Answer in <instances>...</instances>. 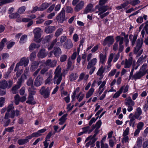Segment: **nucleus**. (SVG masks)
<instances>
[{
  "instance_id": "nucleus-7",
  "label": "nucleus",
  "mask_w": 148,
  "mask_h": 148,
  "mask_svg": "<svg viewBox=\"0 0 148 148\" xmlns=\"http://www.w3.org/2000/svg\"><path fill=\"white\" fill-rule=\"evenodd\" d=\"M65 10L63 8L56 17V19L58 23H62L65 20Z\"/></svg>"
},
{
  "instance_id": "nucleus-30",
  "label": "nucleus",
  "mask_w": 148,
  "mask_h": 148,
  "mask_svg": "<svg viewBox=\"0 0 148 148\" xmlns=\"http://www.w3.org/2000/svg\"><path fill=\"white\" fill-rule=\"evenodd\" d=\"M40 47V45H36L34 43H32L30 45L29 49L30 51L33 50L36 48H38Z\"/></svg>"
},
{
  "instance_id": "nucleus-58",
  "label": "nucleus",
  "mask_w": 148,
  "mask_h": 148,
  "mask_svg": "<svg viewBox=\"0 0 148 148\" xmlns=\"http://www.w3.org/2000/svg\"><path fill=\"white\" fill-rule=\"evenodd\" d=\"M23 72V70L22 69L20 71H18L16 73V77H14V79H17L18 77H20Z\"/></svg>"
},
{
  "instance_id": "nucleus-60",
  "label": "nucleus",
  "mask_w": 148,
  "mask_h": 148,
  "mask_svg": "<svg viewBox=\"0 0 148 148\" xmlns=\"http://www.w3.org/2000/svg\"><path fill=\"white\" fill-rule=\"evenodd\" d=\"M141 115V114L135 112L134 115L135 119H136L139 120H140L142 118L141 116H140Z\"/></svg>"
},
{
  "instance_id": "nucleus-3",
  "label": "nucleus",
  "mask_w": 148,
  "mask_h": 148,
  "mask_svg": "<svg viewBox=\"0 0 148 148\" xmlns=\"http://www.w3.org/2000/svg\"><path fill=\"white\" fill-rule=\"evenodd\" d=\"M143 44V41L142 39H138L136 42V45L134 47V53L136 54L138 56H140L142 53L143 50L141 49L139 51L141 47Z\"/></svg>"
},
{
  "instance_id": "nucleus-36",
  "label": "nucleus",
  "mask_w": 148,
  "mask_h": 148,
  "mask_svg": "<svg viewBox=\"0 0 148 148\" xmlns=\"http://www.w3.org/2000/svg\"><path fill=\"white\" fill-rule=\"evenodd\" d=\"M49 5L48 3H43L41 6L39 8V11H43L44 10L47 8L49 6Z\"/></svg>"
},
{
  "instance_id": "nucleus-40",
  "label": "nucleus",
  "mask_w": 148,
  "mask_h": 148,
  "mask_svg": "<svg viewBox=\"0 0 148 148\" xmlns=\"http://www.w3.org/2000/svg\"><path fill=\"white\" fill-rule=\"evenodd\" d=\"M27 36L26 35H23L20 38L19 42L21 44H23L27 40Z\"/></svg>"
},
{
  "instance_id": "nucleus-20",
  "label": "nucleus",
  "mask_w": 148,
  "mask_h": 148,
  "mask_svg": "<svg viewBox=\"0 0 148 148\" xmlns=\"http://www.w3.org/2000/svg\"><path fill=\"white\" fill-rule=\"evenodd\" d=\"M63 46L64 48L67 49L72 48L73 46V44L71 40L69 39L67 40L64 44Z\"/></svg>"
},
{
  "instance_id": "nucleus-63",
  "label": "nucleus",
  "mask_w": 148,
  "mask_h": 148,
  "mask_svg": "<svg viewBox=\"0 0 148 148\" xmlns=\"http://www.w3.org/2000/svg\"><path fill=\"white\" fill-rule=\"evenodd\" d=\"M101 123L102 122L101 120H99L96 123L95 125V127L99 129L101 125Z\"/></svg>"
},
{
  "instance_id": "nucleus-64",
  "label": "nucleus",
  "mask_w": 148,
  "mask_h": 148,
  "mask_svg": "<svg viewBox=\"0 0 148 148\" xmlns=\"http://www.w3.org/2000/svg\"><path fill=\"white\" fill-rule=\"evenodd\" d=\"M55 4H53L47 9V11L48 12L50 13L52 12L55 7Z\"/></svg>"
},
{
  "instance_id": "nucleus-6",
  "label": "nucleus",
  "mask_w": 148,
  "mask_h": 148,
  "mask_svg": "<svg viewBox=\"0 0 148 148\" xmlns=\"http://www.w3.org/2000/svg\"><path fill=\"white\" fill-rule=\"evenodd\" d=\"M134 104V102L132 100L130 97H128L125 99V104L128 106L127 110L129 112H131L133 110L132 107Z\"/></svg>"
},
{
  "instance_id": "nucleus-34",
  "label": "nucleus",
  "mask_w": 148,
  "mask_h": 148,
  "mask_svg": "<svg viewBox=\"0 0 148 148\" xmlns=\"http://www.w3.org/2000/svg\"><path fill=\"white\" fill-rule=\"evenodd\" d=\"M9 17L10 18H18L20 17V15L17 13H14L9 15Z\"/></svg>"
},
{
  "instance_id": "nucleus-59",
  "label": "nucleus",
  "mask_w": 148,
  "mask_h": 148,
  "mask_svg": "<svg viewBox=\"0 0 148 148\" xmlns=\"http://www.w3.org/2000/svg\"><path fill=\"white\" fill-rule=\"evenodd\" d=\"M90 126H87L86 127H83L82 129L83 130V132L84 134L87 133V132L88 133V131L90 128Z\"/></svg>"
},
{
  "instance_id": "nucleus-54",
  "label": "nucleus",
  "mask_w": 148,
  "mask_h": 148,
  "mask_svg": "<svg viewBox=\"0 0 148 148\" xmlns=\"http://www.w3.org/2000/svg\"><path fill=\"white\" fill-rule=\"evenodd\" d=\"M57 41H58V39L57 38H56L55 40H53V41L52 42L49 47L48 48V49H52L54 45H55V44L56 43V42H57Z\"/></svg>"
},
{
  "instance_id": "nucleus-45",
  "label": "nucleus",
  "mask_w": 148,
  "mask_h": 148,
  "mask_svg": "<svg viewBox=\"0 0 148 148\" xmlns=\"http://www.w3.org/2000/svg\"><path fill=\"white\" fill-rule=\"evenodd\" d=\"M14 98L15 104L16 105H18L20 101L19 95L18 94L14 96Z\"/></svg>"
},
{
  "instance_id": "nucleus-21",
  "label": "nucleus",
  "mask_w": 148,
  "mask_h": 148,
  "mask_svg": "<svg viewBox=\"0 0 148 148\" xmlns=\"http://www.w3.org/2000/svg\"><path fill=\"white\" fill-rule=\"evenodd\" d=\"M47 55V54L45 52V50L44 49H41L37 54V56L39 58H42L45 57Z\"/></svg>"
},
{
  "instance_id": "nucleus-28",
  "label": "nucleus",
  "mask_w": 148,
  "mask_h": 148,
  "mask_svg": "<svg viewBox=\"0 0 148 148\" xmlns=\"http://www.w3.org/2000/svg\"><path fill=\"white\" fill-rule=\"evenodd\" d=\"M93 7V5L91 3L88 4L85 8L84 13L86 14L90 12Z\"/></svg>"
},
{
  "instance_id": "nucleus-41",
  "label": "nucleus",
  "mask_w": 148,
  "mask_h": 148,
  "mask_svg": "<svg viewBox=\"0 0 148 148\" xmlns=\"http://www.w3.org/2000/svg\"><path fill=\"white\" fill-rule=\"evenodd\" d=\"M142 138H138L137 139V144L136 146V148H140L142 146Z\"/></svg>"
},
{
  "instance_id": "nucleus-18",
  "label": "nucleus",
  "mask_w": 148,
  "mask_h": 148,
  "mask_svg": "<svg viewBox=\"0 0 148 148\" xmlns=\"http://www.w3.org/2000/svg\"><path fill=\"white\" fill-rule=\"evenodd\" d=\"M56 27L54 26H49L45 27V32L47 34L52 33L56 29Z\"/></svg>"
},
{
  "instance_id": "nucleus-51",
  "label": "nucleus",
  "mask_w": 148,
  "mask_h": 148,
  "mask_svg": "<svg viewBox=\"0 0 148 148\" xmlns=\"http://www.w3.org/2000/svg\"><path fill=\"white\" fill-rule=\"evenodd\" d=\"M36 57V53L33 52L30 55L29 58L31 61L34 60Z\"/></svg>"
},
{
  "instance_id": "nucleus-16",
  "label": "nucleus",
  "mask_w": 148,
  "mask_h": 148,
  "mask_svg": "<svg viewBox=\"0 0 148 148\" xmlns=\"http://www.w3.org/2000/svg\"><path fill=\"white\" fill-rule=\"evenodd\" d=\"M144 125V123L142 122H139L137 125V129L134 132V136H136L138 134L140 131L142 130Z\"/></svg>"
},
{
  "instance_id": "nucleus-38",
  "label": "nucleus",
  "mask_w": 148,
  "mask_h": 148,
  "mask_svg": "<svg viewBox=\"0 0 148 148\" xmlns=\"http://www.w3.org/2000/svg\"><path fill=\"white\" fill-rule=\"evenodd\" d=\"M63 31V29L62 28H59L56 31L54 34L56 38L58 37L62 34Z\"/></svg>"
},
{
  "instance_id": "nucleus-57",
  "label": "nucleus",
  "mask_w": 148,
  "mask_h": 148,
  "mask_svg": "<svg viewBox=\"0 0 148 148\" xmlns=\"http://www.w3.org/2000/svg\"><path fill=\"white\" fill-rule=\"evenodd\" d=\"M67 58V56L66 55H63L61 56L60 58V61L61 62H64L66 61Z\"/></svg>"
},
{
  "instance_id": "nucleus-10",
  "label": "nucleus",
  "mask_w": 148,
  "mask_h": 148,
  "mask_svg": "<svg viewBox=\"0 0 148 148\" xmlns=\"http://www.w3.org/2000/svg\"><path fill=\"white\" fill-rule=\"evenodd\" d=\"M147 71H142L141 69L133 76V79L136 81L137 79H139L144 76L146 73Z\"/></svg>"
},
{
  "instance_id": "nucleus-33",
  "label": "nucleus",
  "mask_w": 148,
  "mask_h": 148,
  "mask_svg": "<svg viewBox=\"0 0 148 148\" xmlns=\"http://www.w3.org/2000/svg\"><path fill=\"white\" fill-rule=\"evenodd\" d=\"M124 87V86H122L119 90L115 93L113 96V98H117L119 97L120 95L122 93Z\"/></svg>"
},
{
  "instance_id": "nucleus-46",
  "label": "nucleus",
  "mask_w": 148,
  "mask_h": 148,
  "mask_svg": "<svg viewBox=\"0 0 148 148\" xmlns=\"http://www.w3.org/2000/svg\"><path fill=\"white\" fill-rule=\"evenodd\" d=\"M87 69L88 70H90L89 72V74L90 75H91L95 71L96 69V67L92 66H87Z\"/></svg>"
},
{
  "instance_id": "nucleus-53",
  "label": "nucleus",
  "mask_w": 148,
  "mask_h": 148,
  "mask_svg": "<svg viewBox=\"0 0 148 148\" xmlns=\"http://www.w3.org/2000/svg\"><path fill=\"white\" fill-rule=\"evenodd\" d=\"M66 12L72 13L73 12V8L70 6H67L66 8Z\"/></svg>"
},
{
  "instance_id": "nucleus-56",
  "label": "nucleus",
  "mask_w": 148,
  "mask_h": 148,
  "mask_svg": "<svg viewBox=\"0 0 148 148\" xmlns=\"http://www.w3.org/2000/svg\"><path fill=\"white\" fill-rule=\"evenodd\" d=\"M140 3L139 0H133L130 2V4L133 6H135Z\"/></svg>"
},
{
  "instance_id": "nucleus-32",
  "label": "nucleus",
  "mask_w": 148,
  "mask_h": 148,
  "mask_svg": "<svg viewBox=\"0 0 148 148\" xmlns=\"http://www.w3.org/2000/svg\"><path fill=\"white\" fill-rule=\"evenodd\" d=\"M100 59V62L102 64H103L106 59V56L101 53L99 55Z\"/></svg>"
},
{
  "instance_id": "nucleus-37",
  "label": "nucleus",
  "mask_w": 148,
  "mask_h": 148,
  "mask_svg": "<svg viewBox=\"0 0 148 148\" xmlns=\"http://www.w3.org/2000/svg\"><path fill=\"white\" fill-rule=\"evenodd\" d=\"M78 77L76 73H72L70 76V80L71 81L75 80Z\"/></svg>"
},
{
  "instance_id": "nucleus-29",
  "label": "nucleus",
  "mask_w": 148,
  "mask_h": 148,
  "mask_svg": "<svg viewBox=\"0 0 148 148\" xmlns=\"http://www.w3.org/2000/svg\"><path fill=\"white\" fill-rule=\"evenodd\" d=\"M26 103L29 104H34L36 102L34 101V97L33 96L29 95L28 100L26 101Z\"/></svg>"
},
{
  "instance_id": "nucleus-27",
  "label": "nucleus",
  "mask_w": 148,
  "mask_h": 148,
  "mask_svg": "<svg viewBox=\"0 0 148 148\" xmlns=\"http://www.w3.org/2000/svg\"><path fill=\"white\" fill-rule=\"evenodd\" d=\"M39 65V63L38 62L34 61L33 62L31 65L30 67V70L32 71H35L38 66Z\"/></svg>"
},
{
  "instance_id": "nucleus-31",
  "label": "nucleus",
  "mask_w": 148,
  "mask_h": 148,
  "mask_svg": "<svg viewBox=\"0 0 148 148\" xmlns=\"http://www.w3.org/2000/svg\"><path fill=\"white\" fill-rule=\"evenodd\" d=\"M67 116V114H64V115L59 119V121L60 122L59 123V124L62 125L65 122L66 119V117Z\"/></svg>"
},
{
  "instance_id": "nucleus-23",
  "label": "nucleus",
  "mask_w": 148,
  "mask_h": 148,
  "mask_svg": "<svg viewBox=\"0 0 148 148\" xmlns=\"http://www.w3.org/2000/svg\"><path fill=\"white\" fill-rule=\"evenodd\" d=\"M97 62V59L94 58L89 62L87 66L95 67V66Z\"/></svg>"
},
{
  "instance_id": "nucleus-15",
  "label": "nucleus",
  "mask_w": 148,
  "mask_h": 148,
  "mask_svg": "<svg viewBox=\"0 0 148 148\" xmlns=\"http://www.w3.org/2000/svg\"><path fill=\"white\" fill-rule=\"evenodd\" d=\"M53 53L55 57H58L62 53V51L60 48L55 47L53 51L50 52V56H51L52 55Z\"/></svg>"
},
{
  "instance_id": "nucleus-11",
  "label": "nucleus",
  "mask_w": 148,
  "mask_h": 148,
  "mask_svg": "<svg viewBox=\"0 0 148 148\" xmlns=\"http://www.w3.org/2000/svg\"><path fill=\"white\" fill-rule=\"evenodd\" d=\"M114 41V36H109L107 37L104 39L103 45L104 46L108 45V46L110 47L113 44Z\"/></svg>"
},
{
  "instance_id": "nucleus-1",
  "label": "nucleus",
  "mask_w": 148,
  "mask_h": 148,
  "mask_svg": "<svg viewBox=\"0 0 148 148\" xmlns=\"http://www.w3.org/2000/svg\"><path fill=\"white\" fill-rule=\"evenodd\" d=\"M61 71V68L59 65L56 69L54 73L55 76L53 79L54 84H56L58 85L60 83L62 79V74Z\"/></svg>"
},
{
  "instance_id": "nucleus-55",
  "label": "nucleus",
  "mask_w": 148,
  "mask_h": 148,
  "mask_svg": "<svg viewBox=\"0 0 148 148\" xmlns=\"http://www.w3.org/2000/svg\"><path fill=\"white\" fill-rule=\"evenodd\" d=\"M113 56L114 54L113 53H112L110 54L109 58H108V65H109L110 66H111V63L113 58Z\"/></svg>"
},
{
  "instance_id": "nucleus-47",
  "label": "nucleus",
  "mask_w": 148,
  "mask_h": 148,
  "mask_svg": "<svg viewBox=\"0 0 148 148\" xmlns=\"http://www.w3.org/2000/svg\"><path fill=\"white\" fill-rule=\"evenodd\" d=\"M90 139H92V140L89 141L86 144V146L87 147H89L90 145H91L94 144L95 142L97 140V139L90 138Z\"/></svg>"
},
{
  "instance_id": "nucleus-9",
  "label": "nucleus",
  "mask_w": 148,
  "mask_h": 148,
  "mask_svg": "<svg viewBox=\"0 0 148 148\" xmlns=\"http://www.w3.org/2000/svg\"><path fill=\"white\" fill-rule=\"evenodd\" d=\"M40 31L41 29L39 28L35 29L33 31L34 35V41L38 43L40 41L39 39L41 36Z\"/></svg>"
},
{
  "instance_id": "nucleus-4",
  "label": "nucleus",
  "mask_w": 148,
  "mask_h": 148,
  "mask_svg": "<svg viewBox=\"0 0 148 148\" xmlns=\"http://www.w3.org/2000/svg\"><path fill=\"white\" fill-rule=\"evenodd\" d=\"M10 115L8 112L5 113L4 117H1L0 121L1 123L3 125V126L5 127L8 126L11 122Z\"/></svg>"
},
{
  "instance_id": "nucleus-43",
  "label": "nucleus",
  "mask_w": 148,
  "mask_h": 148,
  "mask_svg": "<svg viewBox=\"0 0 148 148\" xmlns=\"http://www.w3.org/2000/svg\"><path fill=\"white\" fill-rule=\"evenodd\" d=\"M20 87L17 86L16 85H15L13 86L11 90L12 93L13 94H16L17 92V90L19 89Z\"/></svg>"
},
{
  "instance_id": "nucleus-25",
  "label": "nucleus",
  "mask_w": 148,
  "mask_h": 148,
  "mask_svg": "<svg viewBox=\"0 0 148 148\" xmlns=\"http://www.w3.org/2000/svg\"><path fill=\"white\" fill-rule=\"evenodd\" d=\"M8 86L7 81L3 79L0 82V88L3 89H5Z\"/></svg>"
},
{
  "instance_id": "nucleus-2",
  "label": "nucleus",
  "mask_w": 148,
  "mask_h": 148,
  "mask_svg": "<svg viewBox=\"0 0 148 148\" xmlns=\"http://www.w3.org/2000/svg\"><path fill=\"white\" fill-rule=\"evenodd\" d=\"M79 0H73L72 4L73 6H75L74 8V10L76 12H78L82 10L84 7L85 3L84 1Z\"/></svg>"
},
{
  "instance_id": "nucleus-13",
  "label": "nucleus",
  "mask_w": 148,
  "mask_h": 148,
  "mask_svg": "<svg viewBox=\"0 0 148 148\" xmlns=\"http://www.w3.org/2000/svg\"><path fill=\"white\" fill-rule=\"evenodd\" d=\"M14 107L12 104L9 105L7 108V112L5 113L8 112L9 113V112H10V118L11 119H14L15 117V111L14 110Z\"/></svg>"
},
{
  "instance_id": "nucleus-12",
  "label": "nucleus",
  "mask_w": 148,
  "mask_h": 148,
  "mask_svg": "<svg viewBox=\"0 0 148 148\" xmlns=\"http://www.w3.org/2000/svg\"><path fill=\"white\" fill-rule=\"evenodd\" d=\"M144 24H145V25L141 32V34L143 38H144V37L145 31L146 34H148V20L145 23H143L140 26L139 29V31H140L142 28Z\"/></svg>"
},
{
  "instance_id": "nucleus-24",
  "label": "nucleus",
  "mask_w": 148,
  "mask_h": 148,
  "mask_svg": "<svg viewBox=\"0 0 148 148\" xmlns=\"http://www.w3.org/2000/svg\"><path fill=\"white\" fill-rule=\"evenodd\" d=\"M132 62V58H129L128 60L126 59L125 62V68H129L131 66Z\"/></svg>"
},
{
  "instance_id": "nucleus-50",
  "label": "nucleus",
  "mask_w": 148,
  "mask_h": 148,
  "mask_svg": "<svg viewBox=\"0 0 148 148\" xmlns=\"http://www.w3.org/2000/svg\"><path fill=\"white\" fill-rule=\"evenodd\" d=\"M25 7L24 6L20 7L18 9V12L20 14H22L25 11Z\"/></svg>"
},
{
  "instance_id": "nucleus-42",
  "label": "nucleus",
  "mask_w": 148,
  "mask_h": 148,
  "mask_svg": "<svg viewBox=\"0 0 148 148\" xmlns=\"http://www.w3.org/2000/svg\"><path fill=\"white\" fill-rule=\"evenodd\" d=\"M104 71V69H103V66H101L99 69L97 73V75L99 76H101L103 73Z\"/></svg>"
},
{
  "instance_id": "nucleus-44",
  "label": "nucleus",
  "mask_w": 148,
  "mask_h": 148,
  "mask_svg": "<svg viewBox=\"0 0 148 148\" xmlns=\"http://www.w3.org/2000/svg\"><path fill=\"white\" fill-rule=\"evenodd\" d=\"M34 86H33L32 87L31 86V87H29L28 89V91L29 92V95L33 96V95H34L36 93V91L34 90L33 88Z\"/></svg>"
},
{
  "instance_id": "nucleus-8",
  "label": "nucleus",
  "mask_w": 148,
  "mask_h": 148,
  "mask_svg": "<svg viewBox=\"0 0 148 148\" xmlns=\"http://www.w3.org/2000/svg\"><path fill=\"white\" fill-rule=\"evenodd\" d=\"M40 92L44 98L46 99L49 97L50 90L49 88L45 89V87L44 86H43L40 89Z\"/></svg>"
},
{
  "instance_id": "nucleus-35",
  "label": "nucleus",
  "mask_w": 148,
  "mask_h": 148,
  "mask_svg": "<svg viewBox=\"0 0 148 148\" xmlns=\"http://www.w3.org/2000/svg\"><path fill=\"white\" fill-rule=\"evenodd\" d=\"M94 91V88H91L89 90L88 92L86 93V97L87 99L90 97L93 94Z\"/></svg>"
},
{
  "instance_id": "nucleus-49",
  "label": "nucleus",
  "mask_w": 148,
  "mask_h": 148,
  "mask_svg": "<svg viewBox=\"0 0 148 148\" xmlns=\"http://www.w3.org/2000/svg\"><path fill=\"white\" fill-rule=\"evenodd\" d=\"M14 0H1V3L2 4L12 3L14 1Z\"/></svg>"
},
{
  "instance_id": "nucleus-52",
  "label": "nucleus",
  "mask_w": 148,
  "mask_h": 148,
  "mask_svg": "<svg viewBox=\"0 0 148 148\" xmlns=\"http://www.w3.org/2000/svg\"><path fill=\"white\" fill-rule=\"evenodd\" d=\"M33 80L32 78H29V79L27 80V84L28 86H31L32 87L33 86Z\"/></svg>"
},
{
  "instance_id": "nucleus-14",
  "label": "nucleus",
  "mask_w": 148,
  "mask_h": 148,
  "mask_svg": "<svg viewBox=\"0 0 148 148\" xmlns=\"http://www.w3.org/2000/svg\"><path fill=\"white\" fill-rule=\"evenodd\" d=\"M43 79L42 76L39 75L35 79L34 82V85L36 87H38L43 83Z\"/></svg>"
},
{
  "instance_id": "nucleus-39",
  "label": "nucleus",
  "mask_w": 148,
  "mask_h": 148,
  "mask_svg": "<svg viewBox=\"0 0 148 148\" xmlns=\"http://www.w3.org/2000/svg\"><path fill=\"white\" fill-rule=\"evenodd\" d=\"M29 142L27 139H20L18 141V143L20 145H23Z\"/></svg>"
},
{
  "instance_id": "nucleus-61",
  "label": "nucleus",
  "mask_w": 148,
  "mask_h": 148,
  "mask_svg": "<svg viewBox=\"0 0 148 148\" xmlns=\"http://www.w3.org/2000/svg\"><path fill=\"white\" fill-rule=\"evenodd\" d=\"M108 146L107 144H104L102 141H101V148H108Z\"/></svg>"
},
{
  "instance_id": "nucleus-17",
  "label": "nucleus",
  "mask_w": 148,
  "mask_h": 148,
  "mask_svg": "<svg viewBox=\"0 0 148 148\" xmlns=\"http://www.w3.org/2000/svg\"><path fill=\"white\" fill-rule=\"evenodd\" d=\"M57 62V61L56 60H54L52 61L51 60L49 59L46 61L45 64L47 66L51 67H53L56 66Z\"/></svg>"
},
{
  "instance_id": "nucleus-26",
  "label": "nucleus",
  "mask_w": 148,
  "mask_h": 148,
  "mask_svg": "<svg viewBox=\"0 0 148 148\" xmlns=\"http://www.w3.org/2000/svg\"><path fill=\"white\" fill-rule=\"evenodd\" d=\"M137 37V35H134V36L132 34L129 36V39L131 41L132 45L134 46L135 44Z\"/></svg>"
},
{
  "instance_id": "nucleus-19",
  "label": "nucleus",
  "mask_w": 148,
  "mask_h": 148,
  "mask_svg": "<svg viewBox=\"0 0 148 148\" xmlns=\"http://www.w3.org/2000/svg\"><path fill=\"white\" fill-rule=\"evenodd\" d=\"M95 8L96 9H98L99 11H101L103 13L108 10V7L106 5L99 6L98 5L95 6Z\"/></svg>"
},
{
  "instance_id": "nucleus-62",
  "label": "nucleus",
  "mask_w": 148,
  "mask_h": 148,
  "mask_svg": "<svg viewBox=\"0 0 148 148\" xmlns=\"http://www.w3.org/2000/svg\"><path fill=\"white\" fill-rule=\"evenodd\" d=\"M135 120V119H130L129 121V125L130 126H132L133 127H134L135 122L134 121Z\"/></svg>"
},
{
  "instance_id": "nucleus-48",
  "label": "nucleus",
  "mask_w": 148,
  "mask_h": 148,
  "mask_svg": "<svg viewBox=\"0 0 148 148\" xmlns=\"http://www.w3.org/2000/svg\"><path fill=\"white\" fill-rule=\"evenodd\" d=\"M51 77L49 76L46 80H45V83L46 85H50L52 84L51 81L52 79H51Z\"/></svg>"
},
{
  "instance_id": "nucleus-5",
  "label": "nucleus",
  "mask_w": 148,
  "mask_h": 148,
  "mask_svg": "<svg viewBox=\"0 0 148 148\" xmlns=\"http://www.w3.org/2000/svg\"><path fill=\"white\" fill-rule=\"evenodd\" d=\"M29 62V59L28 58H26L25 57L22 58L20 60L19 62L16 65L14 69V71H16L18 70L19 68V66H26L28 64Z\"/></svg>"
},
{
  "instance_id": "nucleus-22",
  "label": "nucleus",
  "mask_w": 148,
  "mask_h": 148,
  "mask_svg": "<svg viewBox=\"0 0 148 148\" xmlns=\"http://www.w3.org/2000/svg\"><path fill=\"white\" fill-rule=\"evenodd\" d=\"M99 128H96L94 131L95 134L93 135V136H92V135H90L86 139L85 141V142H86L88 141L89 140H90V138L97 139V138H95V137L98 134V133L99 132Z\"/></svg>"
}]
</instances>
